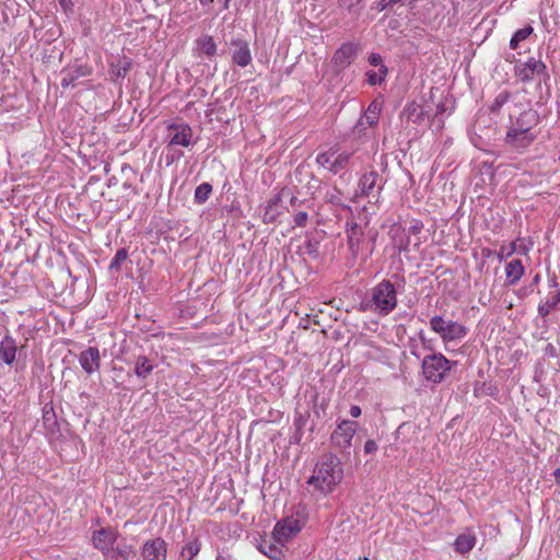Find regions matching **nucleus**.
Returning <instances> with one entry per match:
<instances>
[{
	"instance_id": "f257e3e1",
	"label": "nucleus",
	"mask_w": 560,
	"mask_h": 560,
	"mask_svg": "<svg viewBox=\"0 0 560 560\" xmlns=\"http://www.w3.org/2000/svg\"><path fill=\"white\" fill-rule=\"evenodd\" d=\"M343 479V465L334 453H326L315 465L307 480L308 492L315 500L332 493Z\"/></svg>"
},
{
	"instance_id": "f03ea898",
	"label": "nucleus",
	"mask_w": 560,
	"mask_h": 560,
	"mask_svg": "<svg viewBox=\"0 0 560 560\" xmlns=\"http://www.w3.org/2000/svg\"><path fill=\"white\" fill-rule=\"evenodd\" d=\"M393 279H395V282L383 279L371 289L370 300L366 302L368 310L381 316H386L396 308L398 301L395 283L404 284L405 279L397 273L393 276Z\"/></svg>"
},
{
	"instance_id": "7ed1b4c3",
	"label": "nucleus",
	"mask_w": 560,
	"mask_h": 560,
	"mask_svg": "<svg viewBox=\"0 0 560 560\" xmlns=\"http://www.w3.org/2000/svg\"><path fill=\"white\" fill-rule=\"evenodd\" d=\"M456 361L446 359L441 352H433L423 357L421 371L424 380L434 385L445 381Z\"/></svg>"
},
{
	"instance_id": "20e7f679",
	"label": "nucleus",
	"mask_w": 560,
	"mask_h": 560,
	"mask_svg": "<svg viewBox=\"0 0 560 560\" xmlns=\"http://www.w3.org/2000/svg\"><path fill=\"white\" fill-rule=\"evenodd\" d=\"M430 329L440 336L444 345L462 341L469 331L465 325L440 315L430 318Z\"/></svg>"
},
{
	"instance_id": "39448f33",
	"label": "nucleus",
	"mask_w": 560,
	"mask_h": 560,
	"mask_svg": "<svg viewBox=\"0 0 560 560\" xmlns=\"http://www.w3.org/2000/svg\"><path fill=\"white\" fill-rule=\"evenodd\" d=\"M358 422L352 420H340L330 435V444L338 450L342 456L350 455L352 440L358 431Z\"/></svg>"
},
{
	"instance_id": "423d86ee",
	"label": "nucleus",
	"mask_w": 560,
	"mask_h": 560,
	"mask_svg": "<svg viewBox=\"0 0 560 560\" xmlns=\"http://www.w3.org/2000/svg\"><path fill=\"white\" fill-rule=\"evenodd\" d=\"M351 156V152L330 148L317 154L316 163L336 175L348 167Z\"/></svg>"
},
{
	"instance_id": "0eeeda50",
	"label": "nucleus",
	"mask_w": 560,
	"mask_h": 560,
	"mask_svg": "<svg viewBox=\"0 0 560 560\" xmlns=\"http://www.w3.org/2000/svg\"><path fill=\"white\" fill-rule=\"evenodd\" d=\"M515 75L522 82H529L536 75H542L545 84L550 80V75L547 72V67L544 61L534 57L528 58L527 61L521 62L515 67Z\"/></svg>"
},
{
	"instance_id": "6e6552de",
	"label": "nucleus",
	"mask_w": 560,
	"mask_h": 560,
	"mask_svg": "<svg viewBox=\"0 0 560 560\" xmlns=\"http://www.w3.org/2000/svg\"><path fill=\"white\" fill-rule=\"evenodd\" d=\"M302 529L300 521L293 516L285 517L273 527L272 539L281 545L285 546L294 536H296Z\"/></svg>"
},
{
	"instance_id": "1a4fd4ad",
	"label": "nucleus",
	"mask_w": 560,
	"mask_h": 560,
	"mask_svg": "<svg viewBox=\"0 0 560 560\" xmlns=\"http://www.w3.org/2000/svg\"><path fill=\"white\" fill-rule=\"evenodd\" d=\"M194 132L186 122H172L167 126V144L176 147H189L195 144Z\"/></svg>"
},
{
	"instance_id": "9d476101",
	"label": "nucleus",
	"mask_w": 560,
	"mask_h": 560,
	"mask_svg": "<svg viewBox=\"0 0 560 560\" xmlns=\"http://www.w3.org/2000/svg\"><path fill=\"white\" fill-rule=\"evenodd\" d=\"M384 180L376 171H369L364 173L358 184L361 196L370 197L378 200L381 190L383 189Z\"/></svg>"
},
{
	"instance_id": "9b49d317",
	"label": "nucleus",
	"mask_w": 560,
	"mask_h": 560,
	"mask_svg": "<svg viewBox=\"0 0 560 560\" xmlns=\"http://www.w3.org/2000/svg\"><path fill=\"white\" fill-rule=\"evenodd\" d=\"M537 136L538 132H527L510 126L508 128L504 142L512 150L523 152L532 145Z\"/></svg>"
},
{
	"instance_id": "f8f14e48",
	"label": "nucleus",
	"mask_w": 560,
	"mask_h": 560,
	"mask_svg": "<svg viewBox=\"0 0 560 560\" xmlns=\"http://www.w3.org/2000/svg\"><path fill=\"white\" fill-rule=\"evenodd\" d=\"M118 532L112 527H102L92 535L93 547L104 556L118 539Z\"/></svg>"
},
{
	"instance_id": "ddd939ff",
	"label": "nucleus",
	"mask_w": 560,
	"mask_h": 560,
	"mask_svg": "<svg viewBox=\"0 0 560 560\" xmlns=\"http://www.w3.org/2000/svg\"><path fill=\"white\" fill-rule=\"evenodd\" d=\"M232 61L241 68L249 66L253 61L249 43L245 39L236 38L231 40Z\"/></svg>"
},
{
	"instance_id": "4468645a",
	"label": "nucleus",
	"mask_w": 560,
	"mask_h": 560,
	"mask_svg": "<svg viewBox=\"0 0 560 560\" xmlns=\"http://www.w3.org/2000/svg\"><path fill=\"white\" fill-rule=\"evenodd\" d=\"M381 106L376 102H372L365 113L358 120L353 128V132L358 136H364L368 127H374L380 119Z\"/></svg>"
},
{
	"instance_id": "2eb2a0df",
	"label": "nucleus",
	"mask_w": 560,
	"mask_h": 560,
	"mask_svg": "<svg viewBox=\"0 0 560 560\" xmlns=\"http://www.w3.org/2000/svg\"><path fill=\"white\" fill-rule=\"evenodd\" d=\"M79 363L83 371L91 375L101 368V354L97 347H89L79 354Z\"/></svg>"
},
{
	"instance_id": "dca6fc26",
	"label": "nucleus",
	"mask_w": 560,
	"mask_h": 560,
	"mask_svg": "<svg viewBox=\"0 0 560 560\" xmlns=\"http://www.w3.org/2000/svg\"><path fill=\"white\" fill-rule=\"evenodd\" d=\"M92 73V68L88 65H80L75 67H71L61 72V86L63 89L74 88L75 82L84 77H89Z\"/></svg>"
},
{
	"instance_id": "f3484780",
	"label": "nucleus",
	"mask_w": 560,
	"mask_h": 560,
	"mask_svg": "<svg viewBox=\"0 0 560 560\" xmlns=\"http://www.w3.org/2000/svg\"><path fill=\"white\" fill-rule=\"evenodd\" d=\"M347 243L351 255L357 258L361 252V245L363 241V230L355 222H348L347 229Z\"/></svg>"
},
{
	"instance_id": "a211bd4d",
	"label": "nucleus",
	"mask_w": 560,
	"mask_h": 560,
	"mask_svg": "<svg viewBox=\"0 0 560 560\" xmlns=\"http://www.w3.org/2000/svg\"><path fill=\"white\" fill-rule=\"evenodd\" d=\"M104 560H138L137 551L127 542H119L105 552Z\"/></svg>"
},
{
	"instance_id": "6ab92c4d",
	"label": "nucleus",
	"mask_w": 560,
	"mask_h": 560,
	"mask_svg": "<svg viewBox=\"0 0 560 560\" xmlns=\"http://www.w3.org/2000/svg\"><path fill=\"white\" fill-rule=\"evenodd\" d=\"M357 57V47L352 43L342 44L332 57L334 63L341 69L350 66Z\"/></svg>"
},
{
	"instance_id": "aec40b11",
	"label": "nucleus",
	"mask_w": 560,
	"mask_h": 560,
	"mask_svg": "<svg viewBox=\"0 0 560 560\" xmlns=\"http://www.w3.org/2000/svg\"><path fill=\"white\" fill-rule=\"evenodd\" d=\"M166 555V542L162 538L147 540L142 546L143 560H159Z\"/></svg>"
},
{
	"instance_id": "412c9836",
	"label": "nucleus",
	"mask_w": 560,
	"mask_h": 560,
	"mask_svg": "<svg viewBox=\"0 0 560 560\" xmlns=\"http://www.w3.org/2000/svg\"><path fill=\"white\" fill-rule=\"evenodd\" d=\"M539 122V115L536 110L527 109L520 114L517 119L511 124V127L522 129L527 132H537L536 126Z\"/></svg>"
},
{
	"instance_id": "4be33fe9",
	"label": "nucleus",
	"mask_w": 560,
	"mask_h": 560,
	"mask_svg": "<svg viewBox=\"0 0 560 560\" xmlns=\"http://www.w3.org/2000/svg\"><path fill=\"white\" fill-rule=\"evenodd\" d=\"M18 345L15 339L5 335L0 341V358L3 363L12 365L16 359Z\"/></svg>"
},
{
	"instance_id": "5701e85b",
	"label": "nucleus",
	"mask_w": 560,
	"mask_h": 560,
	"mask_svg": "<svg viewBox=\"0 0 560 560\" xmlns=\"http://www.w3.org/2000/svg\"><path fill=\"white\" fill-rule=\"evenodd\" d=\"M476 541L475 533L471 529H466L456 537L453 544L454 550L462 555L468 553L475 547Z\"/></svg>"
},
{
	"instance_id": "b1692460",
	"label": "nucleus",
	"mask_w": 560,
	"mask_h": 560,
	"mask_svg": "<svg viewBox=\"0 0 560 560\" xmlns=\"http://www.w3.org/2000/svg\"><path fill=\"white\" fill-rule=\"evenodd\" d=\"M508 284H516L524 275V267L521 259H513L505 266Z\"/></svg>"
},
{
	"instance_id": "393cba45",
	"label": "nucleus",
	"mask_w": 560,
	"mask_h": 560,
	"mask_svg": "<svg viewBox=\"0 0 560 560\" xmlns=\"http://www.w3.org/2000/svg\"><path fill=\"white\" fill-rule=\"evenodd\" d=\"M196 45L198 50L209 58H212L217 55L218 46L214 38L210 35H203L199 37L196 40Z\"/></svg>"
},
{
	"instance_id": "a878e982",
	"label": "nucleus",
	"mask_w": 560,
	"mask_h": 560,
	"mask_svg": "<svg viewBox=\"0 0 560 560\" xmlns=\"http://www.w3.org/2000/svg\"><path fill=\"white\" fill-rule=\"evenodd\" d=\"M282 547L283 546L277 544L275 540L273 542L264 540L258 548L259 551L268 558L272 560H281L284 557Z\"/></svg>"
},
{
	"instance_id": "bb28decb",
	"label": "nucleus",
	"mask_w": 560,
	"mask_h": 560,
	"mask_svg": "<svg viewBox=\"0 0 560 560\" xmlns=\"http://www.w3.org/2000/svg\"><path fill=\"white\" fill-rule=\"evenodd\" d=\"M132 62L129 58L119 59L116 63L110 65V75L113 80L117 82L119 79H124L130 71Z\"/></svg>"
},
{
	"instance_id": "cd10ccee",
	"label": "nucleus",
	"mask_w": 560,
	"mask_h": 560,
	"mask_svg": "<svg viewBox=\"0 0 560 560\" xmlns=\"http://www.w3.org/2000/svg\"><path fill=\"white\" fill-rule=\"evenodd\" d=\"M154 370L148 357L138 355L135 362V374L142 380H145Z\"/></svg>"
},
{
	"instance_id": "c85d7f7f",
	"label": "nucleus",
	"mask_w": 560,
	"mask_h": 560,
	"mask_svg": "<svg viewBox=\"0 0 560 560\" xmlns=\"http://www.w3.org/2000/svg\"><path fill=\"white\" fill-rule=\"evenodd\" d=\"M560 305V290H557L556 293L547 298L544 303L538 305V315L542 318L547 317L553 308Z\"/></svg>"
},
{
	"instance_id": "c756f323",
	"label": "nucleus",
	"mask_w": 560,
	"mask_h": 560,
	"mask_svg": "<svg viewBox=\"0 0 560 560\" xmlns=\"http://www.w3.org/2000/svg\"><path fill=\"white\" fill-rule=\"evenodd\" d=\"M404 114L406 115L408 120H411L412 122H420L423 117V110L422 107L415 103H408L404 108Z\"/></svg>"
},
{
	"instance_id": "7c9ffc66",
	"label": "nucleus",
	"mask_w": 560,
	"mask_h": 560,
	"mask_svg": "<svg viewBox=\"0 0 560 560\" xmlns=\"http://www.w3.org/2000/svg\"><path fill=\"white\" fill-rule=\"evenodd\" d=\"M162 155L165 161V165L171 166L184 156V152L166 143Z\"/></svg>"
},
{
	"instance_id": "2f4dec72",
	"label": "nucleus",
	"mask_w": 560,
	"mask_h": 560,
	"mask_svg": "<svg viewBox=\"0 0 560 560\" xmlns=\"http://www.w3.org/2000/svg\"><path fill=\"white\" fill-rule=\"evenodd\" d=\"M212 192V186L209 183H202L195 189L194 201L197 205L205 203Z\"/></svg>"
},
{
	"instance_id": "473e14b6",
	"label": "nucleus",
	"mask_w": 560,
	"mask_h": 560,
	"mask_svg": "<svg viewBox=\"0 0 560 560\" xmlns=\"http://www.w3.org/2000/svg\"><path fill=\"white\" fill-rule=\"evenodd\" d=\"M128 250L126 248H119L109 264V270L119 272L122 264L128 259Z\"/></svg>"
},
{
	"instance_id": "72a5a7b5",
	"label": "nucleus",
	"mask_w": 560,
	"mask_h": 560,
	"mask_svg": "<svg viewBox=\"0 0 560 560\" xmlns=\"http://www.w3.org/2000/svg\"><path fill=\"white\" fill-rule=\"evenodd\" d=\"M386 74H387V67L385 65H381L378 72H375V71L366 72L368 83L370 85L381 84L384 81Z\"/></svg>"
},
{
	"instance_id": "f704fd0d",
	"label": "nucleus",
	"mask_w": 560,
	"mask_h": 560,
	"mask_svg": "<svg viewBox=\"0 0 560 560\" xmlns=\"http://www.w3.org/2000/svg\"><path fill=\"white\" fill-rule=\"evenodd\" d=\"M510 97H511L510 92H508V91L500 92L495 96L493 102L490 104V106H489L490 112L491 113L499 112L502 108V106L509 102Z\"/></svg>"
},
{
	"instance_id": "c9c22d12",
	"label": "nucleus",
	"mask_w": 560,
	"mask_h": 560,
	"mask_svg": "<svg viewBox=\"0 0 560 560\" xmlns=\"http://www.w3.org/2000/svg\"><path fill=\"white\" fill-rule=\"evenodd\" d=\"M200 548H201V544H200L199 539L195 538L191 541H188L184 546V548L182 550V555L183 556L187 555L189 557V560H191L192 558H195L199 553Z\"/></svg>"
},
{
	"instance_id": "e433bc0d",
	"label": "nucleus",
	"mask_w": 560,
	"mask_h": 560,
	"mask_svg": "<svg viewBox=\"0 0 560 560\" xmlns=\"http://www.w3.org/2000/svg\"><path fill=\"white\" fill-rule=\"evenodd\" d=\"M342 192L337 187H334L330 190H327L325 194V200L326 202H329L334 206H341L342 205Z\"/></svg>"
},
{
	"instance_id": "4c0bfd02",
	"label": "nucleus",
	"mask_w": 560,
	"mask_h": 560,
	"mask_svg": "<svg viewBox=\"0 0 560 560\" xmlns=\"http://www.w3.org/2000/svg\"><path fill=\"white\" fill-rule=\"evenodd\" d=\"M279 198L273 199L268 203L265 210L264 220L265 222H272L276 220L277 215L279 214L277 207H278Z\"/></svg>"
},
{
	"instance_id": "58836bf2",
	"label": "nucleus",
	"mask_w": 560,
	"mask_h": 560,
	"mask_svg": "<svg viewBox=\"0 0 560 560\" xmlns=\"http://www.w3.org/2000/svg\"><path fill=\"white\" fill-rule=\"evenodd\" d=\"M361 2V0H338V4L342 9H347L350 13L355 15L359 14V10L355 7Z\"/></svg>"
},
{
	"instance_id": "ea45409f",
	"label": "nucleus",
	"mask_w": 560,
	"mask_h": 560,
	"mask_svg": "<svg viewBox=\"0 0 560 560\" xmlns=\"http://www.w3.org/2000/svg\"><path fill=\"white\" fill-rule=\"evenodd\" d=\"M533 31H534L533 27L530 25H527L523 28L517 30L513 34V37L521 43V42L525 40L533 33Z\"/></svg>"
},
{
	"instance_id": "a19ab883",
	"label": "nucleus",
	"mask_w": 560,
	"mask_h": 560,
	"mask_svg": "<svg viewBox=\"0 0 560 560\" xmlns=\"http://www.w3.org/2000/svg\"><path fill=\"white\" fill-rule=\"evenodd\" d=\"M308 214L306 211H298L294 214V223L296 226L304 228L307 223Z\"/></svg>"
},
{
	"instance_id": "79ce46f5",
	"label": "nucleus",
	"mask_w": 560,
	"mask_h": 560,
	"mask_svg": "<svg viewBox=\"0 0 560 560\" xmlns=\"http://www.w3.org/2000/svg\"><path fill=\"white\" fill-rule=\"evenodd\" d=\"M363 450H364L365 454H374V453L377 452L378 445H377V443L374 440H368L364 443V448Z\"/></svg>"
},
{
	"instance_id": "37998d69",
	"label": "nucleus",
	"mask_w": 560,
	"mask_h": 560,
	"mask_svg": "<svg viewBox=\"0 0 560 560\" xmlns=\"http://www.w3.org/2000/svg\"><path fill=\"white\" fill-rule=\"evenodd\" d=\"M422 229H423V224H422V222H421V221H418V220H415V221L411 223V225L409 226V230H408V231H409V233H410V234L416 235V234H419V233L422 231Z\"/></svg>"
},
{
	"instance_id": "c03bdc74",
	"label": "nucleus",
	"mask_w": 560,
	"mask_h": 560,
	"mask_svg": "<svg viewBox=\"0 0 560 560\" xmlns=\"http://www.w3.org/2000/svg\"><path fill=\"white\" fill-rule=\"evenodd\" d=\"M369 62L371 66L380 67V68H381V65H384L383 59H382L381 55H378V54H371L369 57Z\"/></svg>"
},
{
	"instance_id": "a18cd8bd",
	"label": "nucleus",
	"mask_w": 560,
	"mask_h": 560,
	"mask_svg": "<svg viewBox=\"0 0 560 560\" xmlns=\"http://www.w3.org/2000/svg\"><path fill=\"white\" fill-rule=\"evenodd\" d=\"M59 2V5L61 7V9L68 13V12H71L72 9H73V2L72 0H58Z\"/></svg>"
},
{
	"instance_id": "49530a36",
	"label": "nucleus",
	"mask_w": 560,
	"mask_h": 560,
	"mask_svg": "<svg viewBox=\"0 0 560 560\" xmlns=\"http://www.w3.org/2000/svg\"><path fill=\"white\" fill-rule=\"evenodd\" d=\"M392 5H394V3L390 0H380L377 3V10L384 11V10H387L388 8H390Z\"/></svg>"
},
{
	"instance_id": "de8ad7c7",
	"label": "nucleus",
	"mask_w": 560,
	"mask_h": 560,
	"mask_svg": "<svg viewBox=\"0 0 560 560\" xmlns=\"http://www.w3.org/2000/svg\"><path fill=\"white\" fill-rule=\"evenodd\" d=\"M349 413L352 418H359L362 413L360 406L353 405L350 407Z\"/></svg>"
},
{
	"instance_id": "09e8293b",
	"label": "nucleus",
	"mask_w": 560,
	"mask_h": 560,
	"mask_svg": "<svg viewBox=\"0 0 560 560\" xmlns=\"http://www.w3.org/2000/svg\"><path fill=\"white\" fill-rule=\"evenodd\" d=\"M518 44H520V42H518V40H516V39L512 36V38H511V40H510V48H511V49H516V48L518 47Z\"/></svg>"
},
{
	"instance_id": "8fccbe9b",
	"label": "nucleus",
	"mask_w": 560,
	"mask_h": 560,
	"mask_svg": "<svg viewBox=\"0 0 560 560\" xmlns=\"http://www.w3.org/2000/svg\"><path fill=\"white\" fill-rule=\"evenodd\" d=\"M410 352H411V354L413 357H416L417 359H420V353L418 351V347L417 346H411Z\"/></svg>"
},
{
	"instance_id": "3c124183",
	"label": "nucleus",
	"mask_w": 560,
	"mask_h": 560,
	"mask_svg": "<svg viewBox=\"0 0 560 560\" xmlns=\"http://www.w3.org/2000/svg\"><path fill=\"white\" fill-rule=\"evenodd\" d=\"M553 476H555V479H556V482L558 485H560V468H557L553 472Z\"/></svg>"
},
{
	"instance_id": "603ef678",
	"label": "nucleus",
	"mask_w": 560,
	"mask_h": 560,
	"mask_svg": "<svg viewBox=\"0 0 560 560\" xmlns=\"http://www.w3.org/2000/svg\"><path fill=\"white\" fill-rule=\"evenodd\" d=\"M558 285H559V283L557 282V280H556V279H552L551 281H549V287H550V288H555V289H557V288H558Z\"/></svg>"
},
{
	"instance_id": "864d4df0",
	"label": "nucleus",
	"mask_w": 560,
	"mask_h": 560,
	"mask_svg": "<svg viewBox=\"0 0 560 560\" xmlns=\"http://www.w3.org/2000/svg\"><path fill=\"white\" fill-rule=\"evenodd\" d=\"M202 5H208L213 2V0H199Z\"/></svg>"
},
{
	"instance_id": "5fc2aeb1",
	"label": "nucleus",
	"mask_w": 560,
	"mask_h": 560,
	"mask_svg": "<svg viewBox=\"0 0 560 560\" xmlns=\"http://www.w3.org/2000/svg\"><path fill=\"white\" fill-rule=\"evenodd\" d=\"M515 250V243L511 244V250L508 253V256H510Z\"/></svg>"
},
{
	"instance_id": "6e6d98bb",
	"label": "nucleus",
	"mask_w": 560,
	"mask_h": 560,
	"mask_svg": "<svg viewBox=\"0 0 560 560\" xmlns=\"http://www.w3.org/2000/svg\"><path fill=\"white\" fill-rule=\"evenodd\" d=\"M298 199L293 197L290 201L291 206L294 207L296 205Z\"/></svg>"
},
{
	"instance_id": "4d7b16f0",
	"label": "nucleus",
	"mask_w": 560,
	"mask_h": 560,
	"mask_svg": "<svg viewBox=\"0 0 560 560\" xmlns=\"http://www.w3.org/2000/svg\"><path fill=\"white\" fill-rule=\"evenodd\" d=\"M419 336H420L421 341L424 343L425 338H424L423 331H420Z\"/></svg>"
},
{
	"instance_id": "13d9d810",
	"label": "nucleus",
	"mask_w": 560,
	"mask_h": 560,
	"mask_svg": "<svg viewBox=\"0 0 560 560\" xmlns=\"http://www.w3.org/2000/svg\"><path fill=\"white\" fill-rule=\"evenodd\" d=\"M229 3H230V0H224L223 8L228 9L229 8Z\"/></svg>"
},
{
	"instance_id": "bf43d9fd",
	"label": "nucleus",
	"mask_w": 560,
	"mask_h": 560,
	"mask_svg": "<svg viewBox=\"0 0 560 560\" xmlns=\"http://www.w3.org/2000/svg\"><path fill=\"white\" fill-rule=\"evenodd\" d=\"M539 279H540L539 275H536L535 278H534V283H538Z\"/></svg>"
},
{
	"instance_id": "052dcab7",
	"label": "nucleus",
	"mask_w": 560,
	"mask_h": 560,
	"mask_svg": "<svg viewBox=\"0 0 560 560\" xmlns=\"http://www.w3.org/2000/svg\"><path fill=\"white\" fill-rule=\"evenodd\" d=\"M442 110H444V107H439V113H442Z\"/></svg>"
},
{
	"instance_id": "680f3d73",
	"label": "nucleus",
	"mask_w": 560,
	"mask_h": 560,
	"mask_svg": "<svg viewBox=\"0 0 560 560\" xmlns=\"http://www.w3.org/2000/svg\"><path fill=\"white\" fill-rule=\"evenodd\" d=\"M217 560H223V558L219 556V557H217Z\"/></svg>"
}]
</instances>
